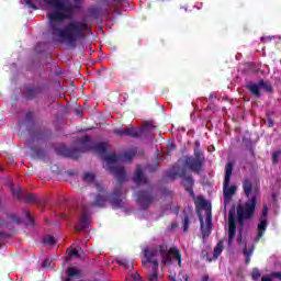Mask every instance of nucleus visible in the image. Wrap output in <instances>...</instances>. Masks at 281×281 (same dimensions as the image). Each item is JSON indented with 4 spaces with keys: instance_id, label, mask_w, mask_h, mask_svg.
<instances>
[{
    "instance_id": "1",
    "label": "nucleus",
    "mask_w": 281,
    "mask_h": 281,
    "mask_svg": "<svg viewBox=\"0 0 281 281\" xmlns=\"http://www.w3.org/2000/svg\"><path fill=\"white\" fill-rule=\"evenodd\" d=\"M44 3L55 10L46 15L49 21L48 30L54 41L67 43L72 48L78 47V43L85 41V34L91 32L89 24L85 21L72 20L63 27V21H68L74 16V4L60 0H44Z\"/></svg>"
},
{
    "instance_id": "2",
    "label": "nucleus",
    "mask_w": 281,
    "mask_h": 281,
    "mask_svg": "<svg viewBox=\"0 0 281 281\" xmlns=\"http://www.w3.org/2000/svg\"><path fill=\"white\" fill-rule=\"evenodd\" d=\"M104 161L108 164V168L115 179H117V184L114 187V190L111 194L110 203L112 207L120 209L124 207V201H122V195L124 194V181H126V170L124 166H111V164H117L122 156L117 154H110L103 157Z\"/></svg>"
},
{
    "instance_id": "3",
    "label": "nucleus",
    "mask_w": 281,
    "mask_h": 281,
    "mask_svg": "<svg viewBox=\"0 0 281 281\" xmlns=\"http://www.w3.org/2000/svg\"><path fill=\"white\" fill-rule=\"evenodd\" d=\"M143 254H144L143 265L157 262V259L155 258L159 256V254L165 265H172V260H177V247L169 246L168 244H161L159 246L151 247V248H144Z\"/></svg>"
},
{
    "instance_id": "4",
    "label": "nucleus",
    "mask_w": 281,
    "mask_h": 281,
    "mask_svg": "<svg viewBox=\"0 0 281 281\" xmlns=\"http://www.w3.org/2000/svg\"><path fill=\"white\" fill-rule=\"evenodd\" d=\"M232 172H234V165L228 162L225 167V177L223 182L224 205H229V203H232V196L236 194L237 190L236 186H231Z\"/></svg>"
},
{
    "instance_id": "5",
    "label": "nucleus",
    "mask_w": 281,
    "mask_h": 281,
    "mask_svg": "<svg viewBox=\"0 0 281 281\" xmlns=\"http://www.w3.org/2000/svg\"><path fill=\"white\" fill-rule=\"evenodd\" d=\"M203 161H205V158L199 148L194 149V156H186L182 158L184 168L191 172H195V175H201V170H203Z\"/></svg>"
},
{
    "instance_id": "6",
    "label": "nucleus",
    "mask_w": 281,
    "mask_h": 281,
    "mask_svg": "<svg viewBox=\"0 0 281 281\" xmlns=\"http://www.w3.org/2000/svg\"><path fill=\"white\" fill-rule=\"evenodd\" d=\"M136 203L140 210H148V207L155 203V194H153V188L138 191L136 193Z\"/></svg>"
},
{
    "instance_id": "7",
    "label": "nucleus",
    "mask_w": 281,
    "mask_h": 281,
    "mask_svg": "<svg viewBox=\"0 0 281 281\" xmlns=\"http://www.w3.org/2000/svg\"><path fill=\"white\" fill-rule=\"evenodd\" d=\"M255 210H256V196H252L244 205L238 206L237 216L239 217L240 221L251 218V216H254Z\"/></svg>"
},
{
    "instance_id": "8",
    "label": "nucleus",
    "mask_w": 281,
    "mask_h": 281,
    "mask_svg": "<svg viewBox=\"0 0 281 281\" xmlns=\"http://www.w3.org/2000/svg\"><path fill=\"white\" fill-rule=\"evenodd\" d=\"M146 133V128L137 130L134 126L130 125L122 128H115L114 135H117L119 137H132L133 139H139V137H144V134Z\"/></svg>"
},
{
    "instance_id": "9",
    "label": "nucleus",
    "mask_w": 281,
    "mask_h": 281,
    "mask_svg": "<svg viewBox=\"0 0 281 281\" xmlns=\"http://www.w3.org/2000/svg\"><path fill=\"white\" fill-rule=\"evenodd\" d=\"M205 222L203 221V216H200V225L203 240H205V238H209L210 234H212V209H205Z\"/></svg>"
},
{
    "instance_id": "10",
    "label": "nucleus",
    "mask_w": 281,
    "mask_h": 281,
    "mask_svg": "<svg viewBox=\"0 0 281 281\" xmlns=\"http://www.w3.org/2000/svg\"><path fill=\"white\" fill-rule=\"evenodd\" d=\"M177 175L178 177H180V179H182L181 183L188 191L190 196H194V190L192 189L194 188V179L192 178V176H190V173L186 169H178Z\"/></svg>"
},
{
    "instance_id": "11",
    "label": "nucleus",
    "mask_w": 281,
    "mask_h": 281,
    "mask_svg": "<svg viewBox=\"0 0 281 281\" xmlns=\"http://www.w3.org/2000/svg\"><path fill=\"white\" fill-rule=\"evenodd\" d=\"M269 214V209L267 205H263V210L261 213V221L257 226V236L255 238V243H259L260 238L265 236V233L267 232V226L269 225V222L267 221V215Z\"/></svg>"
},
{
    "instance_id": "12",
    "label": "nucleus",
    "mask_w": 281,
    "mask_h": 281,
    "mask_svg": "<svg viewBox=\"0 0 281 281\" xmlns=\"http://www.w3.org/2000/svg\"><path fill=\"white\" fill-rule=\"evenodd\" d=\"M175 148H176L175 143L169 144L160 156L159 155L156 156L155 164L147 166V170L149 172H156V170H159V168L161 166V165H159V161H165V159H166L165 155H167V156L170 155V153H172V150H175Z\"/></svg>"
},
{
    "instance_id": "13",
    "label": "nucleus",
    "mask_w": 281,
    "mask_h": 281,
    "mask_svg": "<svg viewBox=\"0 0 281 281\" xmlns=\"http://www.w3.org/2000/svg\"><path fill=\"white\" fill-rule=\"evenodd\" d=\"M56 153H57V155H60L61 157H68L69 159H79L80 158V149L68 148L65 145L57 147Z\"/></svg>"
},
{
    "instance_id": "14",
    "label": "nucleus",
    "mask_w": 281,
    "mask_h": 281,
    "mask_svg": "<svg viewBox=\"0 0 281 281\" xmlns=\"http://www.w3.org/2000/svg\"><path fill=\"white\" fill-rule=\"evenodd\" d=\"M236 211L231 210L228 212V245H232L234 238H236Z\"/></svg>"
},
{
    "instance_id": "15",
    "label": "nucleus",
    "mask_w": 281,
    "mask_h": 281,
    "mask_svg": "<svg viewBox=\"0 0 281 281\" xmlns=\"http://www.w3.org/2000/svg\"><path fill=\"white\" fill-rule=\"evenodd\" d=\"M43 85L29 86L25 88V100H36V98L43 95Z\"/></svg>"
},
{
    "instance_id": "16",
    "label": "nucleus",
    "mask_w": 281,
    "mask_h": 281,
    "mask_svg": "<svg viewBox=\"0 0 281 281\" xmlns=\"http://www.w3.org/2000/svg\"><path fill=\"white\" fill-rule=\"evenodd\" d=\"M31 137L36 142H47L49 139L52 133L45 128H36L34 131H30Z\"/></svg>"
},
{
    "instance_id": "17",
    "label": "nucleus",
    "mask_w": 281,
    "mask_h": 281,
    "mask_svg": "<svg viewBox=\"0 0 281 281\" xmlns=\"http://www.w3.org/2000/svg\"><path fill=\"white\" fill-rule=\"evenodd\" d=\"M223 241H218L213 250V258L207 257V250H202V258H204L207 262H212V260H218V256L223 254Z\"/></svg>"
},
{
    "instance_id": "18",
    "label": "nucleus",
    "mask_w": 281,
    "mask_h": 281,
    "mask_svg": "<svg viewBox=\"0 0 281 281\" xmlns=\"http://www.w3.org/2000/svg\"><path fill=\"white\" fill-rule=\"evenodd\" d=\"M134 183H136V186H142V184L146 186L149 183L148 177L144 175V170H142V167L139 166L136 167Z\"/></svg>"
},
{
    "instance_id": "19",
    "label": "nucleus",
    "mask_w": 281,
    "mask_h": 281,
    "mask_svg": "<svg viewBox=\"0 0 281 281\" xmlns=\"http://www.w3.org/2000/svg\"><path fill=\"white\" fill-rule=\"evenodd\" d=\"M83 229H89V213L87 211L82 212L77 227L78 232H83Z\"/></svg>"
},
{
    "instance_id": "20",
    "label": "nucleus",
    "mask_w": 281,
    "mask_h": 281,
    "mask_svg": "<svg viewBox=\"0 0 281 281\" xmlns=\"http://www.w3.org/2000/svg\"><path fill=\"white\" fill-rule=\"evenodd\" d=\"M109 148V144L106 143H97V144H91L88 148V150H93V153H99L100 155L106 153Z\"/></svg>"
},
{
    "instance_id": "21",
    "label": "nucleus",
    "mask_w": 281,
    "mask_h": 281,
    "mask_svg": "<svg viewBox=\"0 0 281 281\" xmlns=\"http://www.w3.org/2000/svg\"><path fill=\"white\" fill-rule=\"evenodd\" d=\"M247 89L255 95L256 98H260L262 93L260 92V83H254V82H248L247 83Z\"/></svg>"
},
{
    "instance_id": "22",
    "label": "nucleus",
    "mask_w": 281,
    "mask_h": 281,
    "mask_svg": "<svg viewBox=\"0 0 281 281\" xmlns=\"http://www.w3.org/2000/svg\"><path fill=\"white\" fill-rule=\"evenodd\" d=\"M105 203H106V195H100V194H98L97 196H95V200H94V202L92 203V205L95 207H104V205H105Z\"/></svg>"
},
{
    "instance_id": "23",
    "label": "nucleus",
    "mask_w": 281,
    "mask_h": 281,
    "mask_svg": "<svg viewBox=\"0 0 281 281\" xmlns=\"http://www.w3.org/2000/svg\"><path fill=\"white\" fill-rule=\"evenodd\" d=\"M31 151L34 153L40 159L47 157V151L41 147H31Z\"/></svg>"
},
{
    "instance_id": "24",
    "label": "nucleus",
    "mask_w": 281,
    "mask_h": 281,
    "mask_svg": "<svg viewBox=\"0 0 281 281\" xmlns=\"http://www.w3.org/2000/svg\"><path fill=\"white\" fill-rule=\"evenodd\" d=\"M66 276L67 278H80V270L74 267H69L66 269Z\"/></svg>"
},
{
    "instance_id": "25",
    "label": "nucleus",
    "mask_w": 281,
    "mask_h": 281,
    "mask_svg": "<svg viewBox=\"0 0 281 281\" xmlns=\"http://www.w3.org/2000/svg\"><path fill=\"white\" fill-rule=\"evenodd\" d=\"M252 255H254V246H251L250 249L248 250L247 244H245L244 256L246 258V265H249V262H251V256Z\"/></svg>"
},
{
    "instance_id": "26",
    "label": "nucleus",
    "mask_w": 281,
    "mask_h": 281,
    "mask_svg": "<svg viewBox=\"0 0 281 281\" xmlns=\"http://www.w3.org/2000/svg\"><path fill=\"white\" fill-rule=\"evenodd\" d=\"M22 200L24 203H36V195L33 193L25 194V192L22 195Z\"/></svg>"
},
{
    "instance_id": "27",
    "label": "nucleus",
    "mask_w": 281,
    "mask_h": 281,
    "mask_svg": "<svg viewBox=\"0 0 281 281\" xmlns=\"http://www.w3.org/2000/svg\"><path fill=\"white\" fill-rule=\"evenodd\" d=\"M243 188L246 196H250L252 189L251 182L249 180H245L243 183Z\"/></svg>"
},
{
    "instance_id": "28",
    "label": "nucleus",
    "mask_w": 281,
    "mask_h": 281,
    "mask_svg": "<svg viewBox=\"0 0 281 281\" xmlns=\"http://www.w3.org/2000/svg\"><path fill=\"white\" fill-rule=\"evenodd\" d=\"M117 265H120V267H124V269H130V271H132V269H134L133 265H128V260L126 259H119L116 260Z\"/></svg>"
},
{
    "instance_id": "29",
    "label": "nucleus",
    "mask_w": 281,
    "mask_h": 281,
    "mask_svg": "<svg viewBox=\"0 0 281 281\" xmlns=\"http://www.w3.org/2000/svg\"><path fill=\"white\" fill-rule=\"evenodd\" d=\"M260 276H262V271H260L258 268L252 269L251 278L254 281H259Z\"/></svg>"
},
{
    "instance_id": "30",
    "label": "nucleus",
    "mask_w": 281,
    "mask_h": 281,
    "mask_svg": "<svg viewBox=\"0 0 281 281\" xmlns=\"http://www.w3.org/2000/svg\"><path fill=\"white\" fill-rule=\"evenodd\" d=\"M11 192L16 199H23L24 192L21 189H14V187H11Z\"/></svg>"
},
{
    "instance_id": "31",
    "label": "nucleus",
    "mask_w": 281,
    "mask_h": 281,
    "mask_svg": "<svg viewBox=\"0 0 281 281\" xmlns=\"http://www.w3.org/2000/svg\"><path fill=\"white\" fill-rule=\"evenodd\" d=\"M135 155H137L136 151H126L125 154H123L124 160L125 161H131Z\"/></svg>"
},
{
    "instance_id": "32",
    "label": "nucleus",
    "mask_w": 281,
    "mask_h": 281,
    "mask_svg": "<svg viewBox=\"0 0 281 281\" xmlns=\"http://www.w3.org/2000/svg\"><path fill=\"white\" fill-rule=\"evenodd\" d=\"M259 87L260 89H265V91H268V92H271L272 88H271V85L265 82L263 80H260L259 81Z\"/></svg>"
},
{
    "instance_id": "33",
    "label": "nucleus",
    "mask_w": 281,
    "mask_h": 281,
    "mask_svg": "<svg viewBox=\"0 0 281 281\" xmlns=\"http://www.w3.org/2000/svg\"><path fill=\"white\" fill-rule=\"evenodd\" d=\"M189 227H190V218L188 216H184V218L182 221L183 232H188Z\"/></svg>"
},
{
    "instance_id": "34",
    "label": "nucleus",
    "mask_w": 281,
    "mask_h": 281,
    "mask_svg": "<svg viewBox=\"0 0 281 281\" xmlns=\"http://www.w3.org/2000/svg\"><path fill=\"white\" fill-rule=\"evenodd\" d=\"M8 218H11L13 223H16V225H21V217L16 216L15 214H7Z\"/></svg>"
},
{
    "instance_id": "35",
    "label": "nucleus",
    "mask_w": 281,
    "mask_h": 281,
    "mask_svg": "<svg viewBox=\"0 0 281 281\" xmlns=\"http://www.w3.org/2000/svg\"><path fill=\"white\" fill-rule=\"evenodd\" d=\"M83 181H95V175L86 172L83 175Z\"/></svg>"
},
{
    "instance_id": "36",
    "label": "nucleus",
    "mask_w": 281,
    "mask_h": 281,
    "mask_svg": "<svg viewBox=\"0 0 281 281\" xmlns=\"http://www.w3.org/2000/svg\"><path fill=\"white\" fill-rule=\"evenodd\" d=\"M149 263L153 265L151 267L153 273H159V261H151Z\"/></svg>"
},
{
    "instance_id": "37",
    "label": "nucleus",
    "mask_w": 281,
    "mask_h": 281,
    "mask_svg": "<svg viewBox=\"0 0 281 281\" xmlns=\"http://www.w3.org/2000/svg\"><path fill=\"white\" fill-rule=\"evenodd\" d=\"M52 259L49 258H45L43 263H42V267H44L45 269H52Z\"/></svg>"
},
{
    "instance_id": "38",
    "label": "nucleus",
    "mask_w": 281,
    "mask_h": 281,
    "mask_svg": "<svg viewBox=\"0 0 281 281\" xmlns=\"http://www.w3.org/2000/svg\"><path fill=\"white\" fill-rule=\"evenodd\" d=\"M44 243H47V245H56V238H54V236L49 235L44 239Z\"/></svg>"
},
{
    "instance_id": "39",
    "label": "nucleus",
    "mask_w": 281,
    "mask_h": 281,
    "mask_svg": "<svg viewBox=\"0 0 281 281\" xmlns=\"http://www.w3.org/2000/svg\"><path fill=\"white\" fill-rule=\"evenodd\" d=\"M149 281H157L159 280V272H153L151 274L148 276Z\"/></svg>"
},
{
    "instance_id": "40",
    "label": "nucleus",
    "mask_w": 281,
    "mask_h": 281,
    "mask_svg": "<svg viewBox=\"0 0 281 281\" xmlns=\"http://www.w3.org/2000/svg\"><path fill=\"white\" fill-rule=\"evenodd\" d=\"M25 3L27 5V8H31L32 10H38V7H36V4H34V2H32V0H25Z\"/></svg>"
},
{
    "instance_id": "41",
    "label": "nucleus",
    "mask_w": 281,
    "mask_h": 281,
    "mask_svg": "<svg viewBox=\"0 0 281 281\" xmlns=\"http://www.w3.org/2000/svg\"><path fill=\"white\" fill-rule=\"evenodd\" d=\"M167 177H168V179H177V169H175V167H173L172 172H170V171L167 172Z\"/></svg>"
},
{
    "instance_id": "42",
    "label": "nucleus",
    "mask_w": 281,
    "mask_h": 281,
    "mask_svg": "<svg viewBox=\"0 0 281 281\" xmlns=\"http://www.w3.org/2000/svg\"><path fill=\"white\" fill-rule=\"evenodd\" d=\"M25 120L26 122H34V112H27Z\"/></svg>"
},
{
    "instance_id": "43",
    "label": "nucleus",
    "mask_w": 281,
    "mask_h": 281,
    "mask_svg": "<svg viewBox=\"0 0 281 281\" xmlns=\"http://www.w3.org/2000/svg\"><path fill=\"white\" fill-rule=\"evenodd\" d=\"M70 256H72V258H80V252H78V249L74 248L70 250Z\"/></svg>"
},
{
    "instance_id": "44",
    "label": "nucleus",
    "mask_w": 281,
    "mask_h": 281,
    "mask_svg": "<svg viewBox=\"0 0 281 281\" xmlns=\"http://www.w3.org/2000/svg\"><path fill=\"white\" fill-rule=\"evenodd\" d=\"M0 227H8L9 229H12L10 224L5 222L3 218H0Z\"/></svg>"
},
{
    "instance_id": "45",
    "label": "nucleus",
    "mask_w": 281,
    "mask_h": 281,
    "mask_svg": "<svg viewBox=\"0 0 281 281\" xmlns=\"http://www.w3.org/2000/svg\"><path fill=\"white\" fill-rule=\"evenodd\" d=\"M280 155H281L280 151H276V153L272 155V161H273L274 164L278 162V159H280Z\"/></svg>"
},
{
    "instance_id": "46",
    "label": "nucleus",
    "mask_w": 281,
    "mask_h": 281,
    "mask_svg": "<svg viewBox=\"0 0 281 281\" xmlns=\"http://www.w3.org/2000/svg\"><path fill=\"white\" fill-rule=\"evenodd\" d=\"M25 216L31 225L34 224V218H32V215L30 214V211H25Z\"/></svg>"
},
{
    "instance_id": "47",
    "label": "nucleus",
    "mask_w": 281,
    "mask_h": 281,
    "mask_svg": "<svg viewBox=\"0 0 281 281\" xmlns=\"http://www.w3.org/2000/svg\"><path fill=\"white\" fill-rule=\"evenodd\" d=\"M89 142H91V137L90 136H85L82 139H81V144H89Z\"/></svg>"
},
{
    "instance_id": "48",
    "label": "nucleus",
    "mask_w": 281,
    "mask_h": 281,
    "mask_svg": "<svg viewBox=\"0 0 281 281\" xmlns=\"http://www.w3.org/2000/svg\"><path fill=\"white\" fill-rule=\"evenodd\" d=\"M0 237H1V238H11V237H12V235H10V234H8V233H4V232L0 231Z\"/></svg>"
},
{
    "instance_id": "49",
    "label": "nucleus",
    "mask_w": 281,
    "mask_h": 281,
    "mask_svg": "<svg viewBox=\"0 0 281 281\" xmlns=\"http://www.w3.org/2000/svg\"><path fill=\"white\" fill-rule=\"evenodd\" d=\"M179 277H180V281H188V274L183 273V272H180L179 273ZM182 278V279H181Z\"/></svg>"
},
{
    "instance_id": "50",
    "label": "nucleus",
    "mask_w": 281,
    "mask_h": 281,
    "mask_svg": "<svg viewBox=\"0 0 281 281\" xmlns=\"http://www.w3.org/2000/svg\"><path fill=\"white\" fill-rule=\"evenodd\" d=\"M261 281H273V277H271V274L270 276H263L261 278Z\"/></svg>"
},
{
    "instance_id": "51",
    "label": "nucleus",
    "mask_w": 281,
    "mask_h": 281,
    "mask_svg": "<svg viewBox=\"0 0 281 281\" xmlns=\"http://www.w3.org/2000/svg\"><path fill=\"white\" fill-rule=\"evenodd\" d=\"M271 278H277L278 280H281V272H272Z\"/></svg>"
},
{
    "instance_id": "52",
    "label": "nucleus",
    "mask_w": 281,
    "mask_h": 281,
    "mask_svg": "<svg viewBox=\"0 0 281 281\" xmlns=\"http://www.w3.org/2000/svg\"><path fill=\"white\" fill-rule=\"evenodd\" d=\"M177 260H178L179 267H181V252L179 251H177Z\"/></svg>"
},
{
    "instance_id": "53",
    "label": "nucleus",
    "mask_w": 281,
    "mask_h": 281,
    "mask_svg": "<svg viewBox=\"0 0 281 281\" xmlns=\"http://www.w3.org/2000/svg\"><path fill=\"white\" fill-rule=\"evenodd\" d=\"M273 37L271 36H263L261 37V43H265V41H271Z\"/></svg>"
},
{
    "instance_id": "54",
    "label": "nucleus",
    "mask_w": 281,
    "mask_h": 281,
    "mask_svg": "<svg viewBox=\"0 0 281 281\" xmlns=\"http://www.w3.org/2000/svg\"><path fill=\"white\" fill-rule=\"evenodd\" d=\"M133 278H134V280H139V278H142V276H139L137 272H135Z\"/></svg>"
},
{
    "instance_id": "55",
    "label": "nucleus",
    "mask_w": 281,
    "mask_h": 281,
    "mask_svg": "<svg viewBox=\"0 0 281 281\" xmlns=\"http://www.w3.org/2000/svg\"><path fill=\"white\" fill-rule=\"evenodd\" d=\"M97 186V190H98V192H102V187H100V184H95Z\"/></svg>"
},
{
    "instance_id": "56",
    "label": "nucleus",
    "mask_w": 281,
    "mask_h": 281,
    "mask_svg": "<svg viewBox=\"0 0 281 281\" xmlns=\"http://www.w3.org/2000/svg\"><path fill=\"white\" fill-rule=\"evenodd\" d=\"M177 228V223H172L171 224V229H176Z\"/></svg>"
},
{
    "instance_id": "57",
    "label": "nucleus",
    "mask_w": 281,
    "mask_h": 281,
    "mask_svg": "<svg viewBox=\"0 0 281 281\" xmlns=\"http://www.w3.org/2000/svg\"><path fill=\"white\" fill-rule=\"evenodd\" d=\"M75 3H82V0H74Z\"/></svg>"
},
{
    "instance_id": "58",
    "label": "nucleus",
    "mask_w": 281,
    "mask_h": 281,
    "mask_svg": "<svg viewBox=\"0 0 281 281\" xmlns=\"http://www.w3.org/2000/svg\"><path fill=\"white\" fill-rule=\"evenodd\" d=\"M109 4H105V8H104V10H105V12H108L109 11Z\"/></svg>"
},
{
    "instance_id": "59",
    "label": "nucleus",
    "mask_w": 281,
    "mask_h": 281,
    "mask_svg": "<svg viewBox=\"0 0 281 281\" xmlns=\"http://www.w3.org/2000/svg\"><path fill=\"white\" fill-rule=\"evenodd\" d=\"M63 281H71V278H66V279H63Z\"/></svg>"
},
{
    "instance_id": "60",
    "label": "nucleus",
    "mask_w": 281,
    "mask_h": 281,
    "mask_svg": "<svg viewBox=\"0 0 281 281\" xmlns=\"http://www.w3.org/2000/svg\"><path fill=\"white\" fill-rule=\"evenodd\" d=\"M60 216H61V218H67V216L65 214H61Z\"/></svg>"
},
{
    "instance_id": "61",
    "label": "nucleus",
    "mask_w": 281,
    "mask_h": 281,
    "mask_svg": "<svg viewBox=\"0 0 281 281\" xmlns=\"http://www.w3.org/2000/svg\"><path fill=\"white\" fill-rule=\"evenodd\" d=\"M212 98H214V93H211V94H210V99H211V100H212Z\"/></svg>"
},
{
    "instance_id": "62",
    "label": "nucleus",
    "mask_w": 281,
    "mask_h": 281,
    "mask_svg": "<svg viewBox=\"0 0 281 281\" xmlns=\"http://www.w3.org/2000/svg\"><path fill=\"white\" fill-rule=\"evenodd\" d=\"M171 281H177V278L172 277V278H171Z\"/></svg>"
},
{
    "instance_id": "63",
    "label": "nucleus",
    "mask_w": 281,
    "mask_h": 281,
    "mask_svg": "<svg viewBox=\"0 0 281 281\" xmlns=\"http://www.w3.org/2000/svg\"><path fill=\"white\" fill-rule=\"evenodd\" d=\"M240 238H241V235H240V233H239L238 240H240Z\"/></svg>"
},
{
    "instance_id": "64",
    "label": "nucleus",
    "mask_w": 281,
    "mask_h": 281,
    "mask_svg": "<svg viewBox=\"0 0 281 281\" xmlns=\"http://www.w3.org/2000/svg\"><path fill=\"white\" fill-rule=\"evenodd\" d=\"M195 145H198V148H199V143H195Z\"/></svg>"
}]
</instances>
